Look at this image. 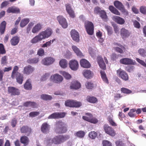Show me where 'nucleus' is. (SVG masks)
Segmentation results:
<instances>
[{"label": "nucleus", "instance_id": "f257e3e1", "mask_svg": "<svg viewBox=\"0 0 146 146\" xmlns=\"http://www.w3.org/2000/svg\"><path fill=\"white\" fill-rule=\"evenodd\" d=\"M52 33V29L50 28H48L44 31L40 33L38 35L33 38L31 40V42L33 44L36 43L43 39L49 37Z\"/></svg>", "mask_w": 146, "mask_h": 146}, {"label": "nucleus", "instance_id": "f03ea898", "mask_svg": "<svg viewBox=\"0 0 146 146\" xmlns=\"http://www.w3.org/2000/svg\"><path fill=\"white\" fill-rule=\"evenodd\" d=\"M70 138V136L68 135H59L53 138L54 143L56 144H60L67 140Z\"/></svg>", "mask_w": 146, "mask_h": 146}, {"label": "nucleus", "instance_id": "7ed1b4c3", "mask_svg": "<svg viewBox=\"0 0 146 146\" xmlns=\"http://www.w3.org/2000/svg\"><path fill=\"white\" fill-rule=\"evenodd\" d=\"M63 123L61 121H58L57 122L55 129L56 133H61L66 132V127L63 126Z\"/></svg>", "mask_w": 146, "mask_h": 146}, {"label": "nucleus", "instance_id": "20e7f679", "mask_svg": "<svg viewBox=\"0 0 146 146\" xmlns=\"http://www.w3.org/2000/svg\"><path fill=\"white\" fill-rule=\"evenodd\" d=\"M85 27L88 33L90 35H92L94 33V26L91 22L86 21L84 24Z\"/></svg>", "mask_w": 146, "mask_h": 146}, {"label": "nucleus", "instance_id": "39448f33", "mask_svg": "<svg viewBox=\"0 0 146 146\" xmlns=\"http://www.w3.org/2000/svg\"><path fill=\"white\" fill-rule=\"evenodd\" d=\"M117 75L120 78L125 81L129 79V77L127 73L124 70L119 69L117 71Z\"/></svg>", "mask_w": 146, "mask_h": 146}, {"label": "nucleus", "instance_id": "423d86ee", "mask_svg": "<svg viewBox=\"0 0 146 146\" xmlns=\"http://www.w3.org/2000/svg\"><path fill=\"white\" fill-rule=\"evenodd\" d=\"M114 5L122 13L125 14L127 13V11L125 9L124 5L121 2L117 1H115L114 2Z\"/></svg>", "mask_w": 146, "mask_h": 146}, {"label": "nucleus", "instance_id": "0eeeda50", "mask_svg": "<svg viewBox=\"0 0 146 146\" xmlns=\"http://www.w3.org/2000/svg\"><path fill=\"white\" fill-rule=\"evenodd\" d=\"M104 129L106 133L111 136L115 135V133L113 128L108 125L105 124L104 126Z\"/></svg>", "mask_w": 146, "mask_h": 146}, {"label": "nucleus", "instance_id": "6e6552de", "mask_svg": "<svg viewBox=\"0 0 146 146\" xmlns=\"http://www.w3.org/2000/svg\"><path fill=\"white\" fill-rule=\"evenodd\" d=\"M63 79L62 76L58 74L52 75L50 78V80L55 83H58L61 82Z\"/></svg>", "mask_w": 146, "mask_h": 146}, {"label": "nucleus", "instance_id": "1a4fd4ad", "mask_svg": "<svg viewBox=\"0 0 146 146\" xmlns=\"http://www.w3.org/2000/svg\"><path fill=\"white\" fill-rule=\"evenodd\" d=\"M35 70V68L34 67L29 65L24 68L23 72L25 74L29 75L31 74Z\"/></svg>", "mask_w": 146, "mask_h": 146}, {"label": "nucleus", "instance_id": "9d476101", "mask_svg": "<svg viewBox=\"0 0 146 146\" xmlns=\"http://www.w3.org/2000/svg\"><path fill=\"white\" fill-rule=\"evenodd\" d=\"M65 115V113L64 112H55L50 115L48 118L49 119H56L64 117Z\"/></svg>", "mask_w": 146, "mask_h": 146}, {"label": "nucleus", "instance_id": "9b49d317", "mask_svg": "<svg viewBox=\"0 0 146 146\" xmlns=\"http://www.w3.org/2000/svg\"><path fill=\"white\" fill-rule=\"evenodd\" d=\"M54 61L55 59L52 57H46L42 60L41 63L44 65L48 66L52 64Z\"/></svg>", "mask_w": 146, "mask_h": 146}, {"label": "nucleus", "instance_id": "f8f14e48", "mask_svg": "<svg viewBox=\"0 0 146 146\" xmlns=\"http://www.w3.org/2000/svg\"><path fill=\"white\" fill-rule=\"evenodd\" d=\"M57 20L62 27L66 28L68 26V24L66 19L62 16H59L57 17Z\"/></svg>", "mask_w": 146, "mask_h": 146}, {"label": "nucleus", "instance_id": "ddd939ff", "mask_svg": "<svg viewBox=\"0 0 146 146\" xmlns=\"http://www.w3.org/2000/svg\"><path fill=\"white\" fill-rule=\"evenodd\" d=\"M69 66L72 70H76L78 68V62L75 60H72L69 63Z\"/></svg>", "mask_w": 146, "mask_h": 146}, {"label": "nucleus", "instance_id": "4468645a", "mask_svg": "<svg viewBox=\"0 0 146 146\" xmlns=\"http://www.w3.org/2000/svg\"><path fill=\"white\" fill-rule=\"evenodd\" d=\"M8 92L12 96L18 95L20 94L19 90L13 87H9L8 88Z\"/></svg>", "mask_w": 146, "mask_h": 146}, {"label": "nucleus", "instance_id": "2eb2a0df", "mask_svg": "<svg viewBox=\"0 0 146 146\" xmlns=\"http://www.w3.org/2000/svg\"><path fill=\"white\" fill-rule=\"evenodd\" d=\"M120 62L121 63L125 65L135 64V62L130 59L127 58H123L121 59Z\"/></svg>", "mask_w": 146, "mask_h": 146}, {"label": "nucleus", "instance_id": "dca6fc26", "mask_svg": "<svg viewBox=\"0 0 146 146\" xmlns=\"http://www.w3.org/2000/svg\"><path fill=\"white\" fill-rule=\"evenodd\" d=\"M65 6L66 11L70 16L72 18H74L75 15L74 11L71 7L70 4L68 3L66 4L65 5Z\"/></svg>", "mask_w": 146, "mask_h": 146}, {"label": "nucleus", "instance_id": "f3484780", "mask_svg": "<svg viewBox=\"0 0 146 146\" xmlns=\"http://www.w3.org/2000/svg\"><path fill=\"white\" fill-rule=\"evenodd\" d=\"M120 34L122 38L125 39L129 36L130 33L127 29L123 28L120 30Z\"/></svg>", "mask_w": 146, "mask_h": 146}, {"label": "nucleus", "instance_id": "a211bd4d", "mask_svg": "<svg viewBox=\"0 0 146 146\" xmlns=\"http://www.w3.org/2000/svg\"><path fill=\"white\" fill-rule=\"evenodd\" d=\"M71 35L73 40L76 42L79 40V35L78 33L75 30H73L71 31Z\"/></svg>", "mask_w": 146, "mask_h": 146}, {"label": "nucleus", "instance_id": "6ab92c4d", "mask_svg": "<svg viewBox=\"0 0 146 146\" xmlns=\"http://www.w3.org/2000/svg\"><path fill=\"white\" fill-rule=\"evenodd\" d=\"M80 84L76 80L72 81L70 86V88L71 89L77 90L80 88Z\"/></svg>", "mask_w": 146, "mask_h": 146}, {"label": "nucleus", "instance_id": "aec40b11", "mask_svg": "<svg viewBox=\"0 0 146 146\" xmlns=\"http://www.w3.org/2000/svg\"><path fill=\"white\" fill-rule=\"evenodd\" d=\"M50 129V125L47 123H43L41 127V131L44 133L46 134L49 132Z\"/></svg>", "mask_w": 146, "mask_h": 146}, {"label": "nucleus", "instance_id": "412c9836", "mask_svg": "<svg viewBox=\"0 0 146 146\" xmlns=\"http://www.w3.org/2000/svg\"><path fill=\"white\" fill-rule=\"evenodd\" d=\"M42 25L40 23H38L33 28L32 30V32L34 33H38L42 28Z\"/></svg>", "mask_w": 146, "mask_h": 146}, {"label": "nucleus", "instance_id": "4be33fe9", "mask_svg": "<svg viewBox=\"0 0 146 146\" xmlns=\"http://www.w3.org/2000/svg\"><path fill=\"white\" fill-rule=\"evenodd\" d=\"M112 19L120 25H123L125 23V21L120 17L114 16L112 17Z\"/></svg>", "mask_w": 146, "mask_h": 146}, {"label": "nucleus", "instance_id": "5701e85b", "mask_svg": "<svg viewBox=\"0 0 146 146\" xmlns=\"http://www.w3.org/2000/svg\"><path fill=\"white\" fill-rule=\"evenodd\" d=\"M97 61L100 67L105 70L106 68V66L102 58L100 56L98 57L97 58Z\"/></svg>", "mask_w": 146, "mask_h": 146}, {"label": "nucleus", "instance_id": "b1692460", "mask_svg": "<svg viewBox=\"0 0 146 146\" xmlns=\"http://www.w3.org/2000/svg\"><path fill=\"white\" fill-rule=\"evenodd\" d=\"M21 130L22 133H25L26 135H28L31 133V128L26 126H23L21 128Z\"/></svg>", "mask_w": 146, "mask_h": 146}, {"label": "nucleus", "instance_id": "393cba45", "mask_svg": "<svg viewBox=\"0 0 146 146\" xmlns=\"http://www.w3.org/2000/svg\"><path fill=\"white\" fill-rule=\"evenodd\" d=\"M80 64L82 67L84 68H89L90 66L89 62L84 59H82L80 60Z\"/></svg>", "mask_w": 146, "mask_h": 146}, {"label": "nucleus", "instance_id": "a878e982", "mask_svg": "<svg viewBox=\"0 0 146 146\" xmlns=\"http://www.w3.org/2000/svg\"><path fill=\"white\" fill-rule=\"evenodd\" d=\"M83 74L84 76L87 78H90L93 76V73L90 70H85L84 71Z\"/></svg>", "mask_w": 146, "mask_h": 146}, {"label": "nucleus", "instance_id": "bb28decb", "mask_svg": "<svg viewBox=\"0 0 146 146\" xmlns=\"http://www.w3.org/2000/svg\"><path fill=\"white\" fill-rule=\"evenodd\" d=\"M20 40V38L17 36L13 37L11 40L10 42L12 46H15L17 45L19 43Z\"/></svg>", "mask_w": 146, "mask_h": 146}, {"label": "nucleus", "instance_id": "cd10ccee", "mask_svg": "<svg viewBox=\"0 0 146 146\" xmlns=\"http://www.w3.org/2000/svg\"><path fill=\"white\" fill-rule=\"evenodd\" d=\"M23 75L20 73H17V74L15 75V77L17 82L20 84L22 83L23 81Z\"/></svg>", "mask_w": 146, "mask_h": 146}, {"label": "nucleus", "instance_id": "c85d7f7f", "mask_svg": "<svg viewBox=\"0 0 146 146\" xmlns=\"http://www.w3.org/2000/svg\"><path fill=\"white\" fill-rule=\"evenodd\" d=\"M72 48L74 52L78 56L82 57L83 56V54L80 50L79 49L75 46H72Z\"/></svg>", "mask_w": 146, "mask_h": 146}, {"label": "nucleus", "instance_id": "c756f323", "mask_svg": "<svg viewBox=\"0 0 146 146\" xmlns=\"http://www.w3.org/2000/svg\"><path fill=\"white\" fill-rule=\"evenodd\" d=\"M8 13H18L20 12V9L19 8L17 7H10L8 8L7 11Z\"/></svg>", "mask_w": 146, "mask_h": 146}, {"label": "nucleus", "instance_id": "7c9ffc66", "mask_svg": "<svg viewBox=\"0 0 146 146\" xmlns=\"http://www.w3.org/2000/svg\"><path fill=\"white\" fill-rule=\"evenodd\" d=\"M6 25V22L5 21H3L2 22L0 25V33L1 35L3 34L4 33Z\"/></svg>", "mask_w": 146, "mask_h": 146}, {"label": "nucleus", "instance_id": "2f4dec72", "mask_svg": "<svg viewBox=\"0 0 146 146\" xmlns=\"http://www.w3.org/2000/svg\"><path fill=\"white\" fill-rule=\"evenodd\" d=\"M117 44L118 46L115 48L116 51L120 53H123V50L125 49L124 47L120 44Z\"/></svg>", "mask_w": 146, "mask_h": 146}, {"label": "nucleus", "instance_id": "473e14b6", "mask_svg": "<svg viewBox=\"0 0 146 146\" xmlns=\"http://www.w3.org/2000/svg\"><path fill=\"white\" fill-rule=\"evenodd\" d=\"M92 116L93 115L91 113H85V115L83 116L82 118L84 120L89 122Z\"/></svg>", "mask_w": 146, "mask_h": 146}, {"label": "nucleus", "instance_id": "72a5a7b5", "mask_svg": "<svg viewBox=\"0 0 146 146\" xmlns=\"http://www.w3.org/2000/svg\"><path fill=\"white\" fill-rule=\"evenodd\" d=\"M30 20L29 18H25L22 19L20 23V26L21 27L25 26L29 22Z\"/></svg>", "mask_w": 146, "mask_h": 146}, {"label": "nucleus", "instance_id": "f704fd0d", "mask_svg": "<svg viewBox=\"0 0 146 146\" xmlns=\"http://www.w3.org/2000/svg\"><path fill=\"white\" fill-rule=\"evenodd\" d=\"M59 64L62 68H65L67 66L68 62L66 59H62L60 60Z\"/></svg>", "mask_w": 146, "mask_h": 146}, {"label": "nucleus", "instance_id": "c9c22d12", "mask_svg": "<svg viewBox=\"0 0 146 146\" xmlns=\"http://www.w3.org/2000/svg\"><path fill=\"white\" fill-rule=\"evenodd\" d=\"M54 143L53 139H51L50 137H47L44 139V143L46 145H51Z\"/></svg>", "mask_w": 146, "mask_h": 146}, {"label": "nucleus", "instance_id": "e433bc0d", "mask_svg": "<svg viewBox=\"0 0 146 146\" xmlns=\"http://www.w3.org/2000/svg\"><path fill=\"white\" fill-rule=\"evenodd\" d=\"M24 88L27 90H30L32 89L30 80H27L24 85Z\"/></svg>", "mask_w": 146, "mask_h": 146}, {"label": "nucleus", "instance_id": "4c0bfd02", "mask_svg": "<svg viewBox=\"0 0 146 146\" xmlns=\"http://www.w3.org/2000/svg\"><path fill=\"white\" fill-rule=\"evenodd\" d=\"M21 142L24 144L25 145H27L29 143L28 138L26 136L22 137L20 139Z\"/></svg>", "mask_w": 146, "mask_h": 146}, {"label": "nucleus", "instance_id": "58836bf2", "mask_svg": "<svg viewBox=\"0 0 146 146\" xmlns=\"http://www.w3.org/2000/svg\"><path fill=\"white\" fill-rule=\"evenodd\" d=\"M75 136L80 138H83L85 135V132L82 131H80L77 132L74 134Z\"/></svg>", "mask_w": 146, "mask_h": 146}, {"label": "nucleus", "instance_id": "ea45409f", "mask_svg": "<svg viewBox=\"0 0 146 146\" xmlns=\"http://www.w3.org/2000/svg\"><path fill=\"white\" fill-rule=\"evenodd\" d=\"M87 101L91 103H96L97 101V98L94 97L88 96L87 98Z\"/></svg>", "mask_w": 146, "mask_h": 146}, {"label": "nucleus", "instance_id": "a19ab883", "mask_svg": "<svg viewBox=\"0 0 146 146\" xmlns=\"http://www.w3.org/2000/svg\"><path fill=\"white\" fill-rule=\"evenodd\" d=\"M100 74L102 79L103 81L105 82L108 83V80L106 76V74L104 71H101Z\"/></svg>", "mask_w": 146, "mask_h": 146}, {"label": "nucleus", "instance_id": "79ce46f5", "mask_svg": "<svg viewBox=\"0 0 146 146\" xmlns=\"http://www.w3.org/2000/svg\"><path fill=\"white\" fill-rule=\"evenodd\" d=\"M40 97L41 99L46 100H50L52 99V97L51 96L48 94H42L41 95Z\"/></svg>", "mask_w": 146, "mask_h": 146}, {"label": "nucleus", "instance_id": "37998d69", "mask_svg": "<svg viewBox=\"0 0 146 146\" xmlns=\"http://www.w3.org/2000/svg\"><path fill=\"white\" fill-rule=\"evenodd\" d=\"M19 68L17 66H15L13 69V71L12 72V74L11 75V77L12 78L14 79L15 78V75L17 74V73H19L17 72Z\"/></svg>", "mask_w": 146, "mask_h": 146}, {"label": "nucleus", "instance_id": "c03bdc74", "mask_svg": "<svg viewBox=\"0 0 146 146\" xmlns=\"http://www.w3.org/2000/svg\"><path fill=\"white\" fill-rule=\"evenodd\" d=\"M38 61V58H35L28 59L27 62L29 64H36L37 63Z\"/></svg>", "mask_w": 146, "mask_h": 146}, {"label": "nucleus", "instance_id": "a18cd8bd", "mask_svg": "<svg viewBox=\"0 0 146 146\" xmlns=\"http://www.w3.org/2000/svg\"><path fill=\"white\" fill-rule=\"evenodd\" d=\"M99 15L100 17L104 20H106L108 18L106 12L103 10L100 12Z\"/></svg>", "mask_w": 146, "mask_h": 146}, {"label": "nucleus", "instance_id": "49530a36", "mask_svg": "<svg viewBox=\"0 0 146 146\" xmlns=\"http://www.w3.org/2000/svg\"><path fill=\"white\" fill-rule=\"evenodd\" d=\"M82 105V103L80 102L73 100L72 107L78 108Z\"/></svg>", "mask_w": 146, "mask_h": 146}, {"label": "nucleus", "instance_id": "de8ad7c7", "mask_svg": "<svg viewBox=\"0 0 146 146\" xmlns=\"http://www.w3.org/2000/svg\"><path fill=\"white\" fill-rule=\"evenodd\" d=\"M35 105V103L31 102H28L24 104V105L25 107H34Z\"/></svg>", "mask_w": 146, "mask_h": 146}, {"label": "nucleus", "instance_id": "09e8293b", "mask_svg": "<svg viewBox=\"0 0 146 146\" xmlns=\"http://www.w3.org/2000/svg\"><path fill=\"white\" fill-rule=\"evenodd\" d=\"M55 40V39H53L52 40H50V41L46 42V43L43 44L42 46V47H45L49 46L51 45L52 43Z\"/></svg>", "mask_w": 146, "mask_h": 146}, {"label": "nucleus", "instance_id": "8fccbe9b", "mask_svg": "<svg viewBox=\"0 0 146 146\" xmlns=\"http://www.w3.org/2000/svg\"><path fill=\"white\" fill-rule=\"evenodd\" d=\"M73 100H68L65 102V105L66 106L72 107Z\"/></svg>", "mask_w": 146, "mask_h": 146}, {"label": "nucleus", "instance_id": "3c124183", "mask_svg": "<svg viewBox=\"0 0 146 146\" xmlns=\"http://www.w3.org/2000/svg\"><path fill=\"white\" fill-rule=\"evenodd\" d=\"M61 73L67 79H69L71 78V76L68 73L66 72H61Z\"/></svg>", "mask_w": 146, "mask_h": 146}, {"label": "nucleus", "instance_id": "603ef678", "mask_svg": "<svg viewBox=\"0 0 146 146\" xmlns=\"http://www.w3.org/2000/svg\"><path fill=\"white\" fill-rule=\"evenodd\" d=\"M105 28L107 31L109 35H110L112 34V29L111 27L108 25H105Z\"/></svg>", "mask_w": 146, "mask_h": 146}, {"label": "nucleus", "instance_id": "864d4df0", "mask_svg": "<svg viewBox=\"0 0 146 146\" xmlns=\"http://www.w3.org/2000/svg\"><path fill=\"white\" fill-rule=\"evenodd\" d=\"M34 25V23L33 22H31L29 23L27 28V33H29Z\"/></svg>", "mask_w": 146, "mask_h": 146}, {"label": "nucleus", "instance_id": "5fc2aeb1", "mask_svg": "<svg viewBox=\"0 0 146 146\" xmlns=\"http://www.w3.org/2000/svg\"><path fill=\"white\" fill-rule=\"evenodd\" d=\"M103 10L100 7H96L94 8V11L95 14L99 15Z\"/></svg>", "mask_w": 146, "mask_h": 146}, {"label": "nucleus", "instance_id": "6e6d98bb", "mask_svg": "<svg viewBox=\"0 0 146 146\" xmlns=\"http://www.w3.org/2000/svg\"><path fill=\"white\" fill-rule=\"evenodd\" d=\"M97 135V133L95 131H91L89 134V136L90 138L92 139H95Z\"/></svg>", "mask_w": 146, "mask_h": 146}, {"label": "nucleus", "instance_id": "4d7b16f0", "mask_svg": "<svg viewBox=\"0 0 146 146\" xmlns=\"http://www.w3.org/2000/svg\"><path fill=\"white\" fill-rule=\"evenodd\" d=\"M86 88L88 89H92L93 86L94 84L90 82H87L85 84Z\"/></svg>", "mask_w": 146, "mask_h": 146}, {"label": "nucleus", "instance_id": "13d9d810", "mask_svg": "<svg viewBox=\"0 0 146 146\" xmlns=\"http://www.w3.org/2000/svg\"><path fill=\"white\" fill-rule=\"evenodd\" d=\"M50 74L49 73H47L43 75L41 77V80L42 81H45L48 79L49 76Z\"/></svg>", "mask_w": 146, "mask_h": 146}, {"label": "nucleus", "instance_id": "bf43d9fd", "mask_svg": "<svg viewBox=\"0 0 146 146\" xmlns=\"http://www.w3.org/2000/svg\"><path fill=\"white\" fill-rule=\"evenodd\" d=\"M138 53L142 56L145 57L146 56V51L143 49H140L138 50Z\"/></svg>", "mask_w": 146, "mask_h": 146}, {"label": "nucleus", "instance_id": "052dcab7", "mask_svg": "<svg viewBox=\"0 0 146 146\" xmlns=\"http://www.w3.org/2000/svg\"><path fill=\"white\" fill-rule=\"evenodd\" d=\"M98 122V119L95 117H94L93 116H92L91 119H90L89 122L92 123L96 124Z\"/></svg>", "mask_w": 146, "mask_h": 146}, {"label": "nucleus", "instance_id": "680f3d73", "mask_svg": "<svg viewBox=\"0 0 146 146\" xmlns=\"http://www.w3.org/2000/svg\"><path fill=\"white\" fill-rule=\"evenodd\" d=\"M121 92L125 94H129L131 92V91L129 89L125 88H122L121 89Z\"/></svg>", "mask_w": 146, "mask_h": 146}, {"label": "nucleus", "instance_id": "e2e57ef3", "mask_svg": "<svg viewBox=\"0 0 146 146\" xmlns=\"http://www.w3.org/2000/svg\"><path fill=\"white\" fill-rule=\"evenodd\" d=\"M39 114V112L38 111H34L30 112L29 114L30 117H33L38 115Z\"/></svg>", "mask_w": 146, "mask_h": 146}, {"label": "nucleus", "instance_id": "0e129e2a", "mask_svg": "<svg viewBox=\"0 0 146 146\" xmlns=\"http://www.w3.org/2000/svg\"><path fill=\"white\" fill-rule=\"evenodd\" d=\"M103 146H112L110 142L107 140L104 141L102 142Z\"/></svg>", "mask_w": 146, "mask_h": 146}, {"label": "nucleus", "instance_id": "69168bd1", "mask_svg": "<svg viewBox=\"0 0 146 146\" xmlns=\"http://www.w3.org/2000/svg\"><path fill=\"white\" fill-rule=\"evenodd\" d=\"M136 60L139 64L145 67H146V64L144 61L139 58H136Z\"/></svg>", "mask_w": 146, "mask_h": 146}, {"label": "nucleus", "instance_id": "338daca9", "mask_svg": "<svg viewBox=\"0 0 146 146\" xmlns=\"http://www.w3.org/2000/svg\"><path fill=\"white\" fill-rule=\"evenodd\" d=\"M9 3V1H5L3 2L1 4L0 7L1 9L7 6Z\"/></svg>", "mask_w": 146, "mask_h": 146}, {"label": "nucleus", "instance_id": "774afa93", "mask_svg": "<svg viewBox=\"0 0 146 146\" xmlns=\"http://www.w3.org/2000/svg\"><path fill=\"white\" fill-rule=\"evenodd\" d=\"M140 12L144 14H146V7L142 6L140 9Z\"/></svg>", "mask_w": 146, "mask_h": 146}]
</instances>
